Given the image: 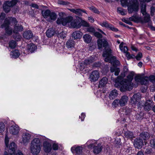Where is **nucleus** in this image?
Here are the masks:
<instances>
[{
    "label": "nucleus",
    "instance_id": "23",
    "mask_svg": "<svg viewBox=\"0 0 155 155\" xmlns=\"http://www.w3.org/2000/svg\"><path fill=\"white\" fill-rule=\"evenodd\" d=\"M140 136L141 139H143L144 140H147L149 139L150 134L148 132L145 131L142 132L140 134Z\"/></svg>",
    "mask_w": 155,
    "mask_h": 155
},
{
    "label": "nucleus",
    "instance_id": "54",
    "mask_svg": "<svg viewBox=\"0 0 155 155\" xmlns=\"http://www.w3.org/2000/svg\"><path fill=\"white\" fill-rule=\"evenodd\" d=\"M152 151L150 147H146L145 149V152L146 154H150Z\"/></svg>",
    "mask_w": 155,
    "mask_h": 155
},
{
    "label": "nucleus",
    "instance_id": "58",
    "mask_svg": "<svg viewBox=\"0 0 155 155\" xmlns=\"http://www.w3.org/2000/svg\"><path fill=\"white\" fill-rule=\"evenodd\" d=\"M155 12V8L153 6H152L150 8V14L153 16L154 15V13Z\"/></svg>",
    "mask_w": 155,
    "mask_h": 155
},
{
    "label": "nucleus",
    "instance_id": "6",
    "mask_svg": "<svg viewBox=\"0 0 155 155\" xmlns=\"http://www.w3.org/2000/svg\"><path fill=\"white\" fill-rule=\"evenodd\" d=\"M31 137V135L28 133L23 134L22 138L21 143L24 145H26L30 142Z\"/></svg>",
    "mask_w": 155,
    "mask_h": 155
},
{
    "label": "nucleus",
    "instance_id": "61",
    "mask_svg": "<svg viewBox=\"0 0 155 155\" xmlns=\"http://www.w3.org/2000/svg\"><path fill=\"white\" fill-rule=\"evenodd\" d=\"M87 31L90 32H94L95 31V29L93 27H89L87 28Z\"/></svg>",
    "mask_w": 155,
    "mask_h": 155
},
{
    "label": "nucleus",
    "instance_id": "42",
    "mask_svg": "<svg viewBox=\"0 0 155 155\" xmlns=\"http://www.w3.org/2000/svg\"><path fill=\"white\" fill-rule=\"evenodd\" d=\"M66 36V33L64 31H62L58 34V37L59 38L64 39Z\"/></svg>",
    "mask_w": 155,
    "mask_h": 155
},
{
    "label": "nucleus",
    "instance_id": "4",
    "mask_svg": "<svg viewBox=\"0 0 155 155\" xmlns=\"http://www.w3.org/2000/svg\"><path fill=\"white\" fill-rule=\"evenodd\" d=\"M134 74L133 72H131L127 76V79H125L121 82L123 85L120 88L121 91L123 92L126 91H130L132 89L133 85L132 84L131 81L133 80Z\"/></svg>",
    "mask_w": 155,
    "mask_h": 155
},
{
    "label": "nucleus",
    "instance_id": "17",
    "mask_svg": "<svg viewBox=\"0 0 155 155\" xmlns=\"http://www.w3.org/2000/svg\"><path fill=\"white\" fill-rule=\"evenodd\" d=\"M43 148L45 151L46 153H49L51 150V144L48 142L45 141L44 142Z\"/></svg>",
    "mask_w": 155,
    "mask_h": 155
},
{
    "label": "nucleus",
    "instance_id": "10",
    "mask_svg": "<svg viewBox=\"0 0 155 155\" xmlns=\"http://www.w3.org/2000/svg\"><path fill=\"white\" fill-rule=\"evenodd\" d=\"M100 25L102 27L109 28L110 29L114 31L117 32L118 30L117 28H115L111 24L108 23V22L106 21L101 23Z\"/></svg>",
    "mask_w": 155,
    "mask_h": 155
},
{
    "label": "nucleus",
    "instance_id": "39",
    "mask_svg": "<svg viewBox=\"0 0 155 155\" xmlns=\"http://www.w3.org/2000/svg\"><path fill=\"white\" fill-rule=\"evenodd\" d=\"M51 11L49 10H46L44 11H42V14L43 17L45 18H47L49 17Z\"/></svg>",
    "mask_w": 155,
    "mask_h": 155
},
{
    "label": "nucleus",
    "instance_id": "41",
    "mask_svg": "<svg viewBox=\"0 0 155 155\" xmlns=\"http://www.w3.org/2000/svg\"><path fill=\"white\" fill-rule=\"evenodd\" d=\"M143 18V21L145 23L149 22L150 21V17L149 15L146 13L145 14Z\"/></svg>",
    "mask_w": 155,
    "mask_h": 155
},
{
    "label": "nucleus",
    "instance_id": "56",
    "mask_svg": "<svg viewBox=\"0 0 155 155\" xmlns=\"http://www.w3.org/2000/svg\"><path fill=\"white\" fill-rule=\"evenodd\" d=\"M94 35L95 36L97 37L98 38H102V35L97 32H95L94 33Z\"/></svg>",
    "mask_w": 155,
    "mask_h": 155
},
{
    "label": "nucleus",
    "instance_id": "22",
    "mask_svg": "<svg viewBox=\"0 0 155 155\" xmlns=\"http://www.w3.org/2000/svg\"><path fill=\"white\" fill-rule=\"evenodd\" d=\"M55 33L54 29L53 28H48L46 31V34L48 38H51L52 37Z\"/></svg>",
    "mask_w": 155,
    "mask_h": 155
},
{
    "label": "nucleus",
    "instance_id": "19",
    "mask_svg": "<svg viewBox=\"0 0 155 155\" xmlns=\"http://www.w3.org/2000/svg\"><path fill=\"white\" fill-rule=\"evenodd\" d=\"M70 22L71 27L73 28H78L81 26V22L76 19H73L72 21Z\"/></svg>",
    "mask_w": 155,
    "mask_h": 155
},
{
    "label": "nucleus",
    "instance_id": "50",
    "mask_svg": "<svg viewBox=\"0 0 155 155\" xmlns=\"http://www.w3.org/2000/svg\"><path fill=\"white\" fill-rule=\"evenodd\" d=\"M124 10L123 9L121 8H117V12L122 15H124L126 14L125 12L124 11Z\"/></svg>",
    "mask_w": 155,
    "mask_h": 155
},
{
    "label": "nucleus",
    "instance_id": "57",
    "mask_svg": "<svg viewBox=\"0 0 155 155\" xmlns=\"http://www.w3.org/2000/svg\"><path fill=\"white\" fill-rule=\"evenodd\" d=\"M142 53H139L136 56V58L137 60L139 61L142 57Z\"/></svg>",
    "mask_w": 155,
    "mask_h": 155
},
{
    "label": "nucleus",
    "instance_id": "14",
    "mask_svg": "<svg viewBox=\"0 0 155 155\" xmlns=\"http://www.w3.org/2000/svg\"><path fill=\"white\" fill-rule=\"evenodd\" d=\"M8 152L10 155H16L15 151L16 148V146L14 142L10 144L9 147Z\"/></svg>",
    "mask_w": 155,
    "mask_h": 155
},
{
    "label": "nucleus",
    "instance_id": "8",
    "mask_svg": "<svg viewBox=\"0 0 155 155\" xmlns=\"http://www.w3.org/2000/svg\"><path fill=\"white\" fill-rule=\"evenodd\" d=\"M100 77L99 72L97 71H93L90 75V78L91 82H94L98 80Z\"/></svg>",
    "mask_w": 155,
    "mask_h": 155
},
{
    "label": "nucleus",
    "instance_id": "34",
    "mask_svg": "<svg viewBox=\"0 0 155 155\" xmlns=\"http://www.w3.org/2000/svg\"><path fill=\"white\" fill-rule=\"evenodd\" d=\"M124 134L125 137L127 138L131 139L135 137L134 136L133 133L129 131H127L125 132Z\"/></svg>",
    "mask_w": 155,
    "mask_h": 155
},
{
    "label": "nucleus",
    "instance_id": "15",
    "mask_svg": "<svg viewBox=\"0 0 155 155\" xmlns=\"http://www.w3.org/2000/svg\"><path fill=\"white\" fill-rule=\"evenodd\" d=\"M27 51L28 54L34 52L37 49V47L33 44L30 43L27 45Z\"/></svg>",
    "mask_w": 155,
    "mask_h": 155
},
{
    "label": "nucleus",
    "instance_id": "25",
    "mask_svg": "<svg viewBox=\"0 0 155 155\" xmlns=\"http://www.w3.org/2000/svg\"><path fill=\"white\" fill-rule=\"evenodd\" d=\"M69 10L71 12L79 16L82 15V12L87 14L85 11L83 10L80 9H69Z\"/></svg>",
    "mask_w": 155,
    "mask_h": 155
},
{
    "label": "nucleus",
    "instance_id": "21",
    "mask_svg": "<svg viewBox=\"0 0 155 155\" xmlns=\"http://www.w3.org/2000/svg\"><path fill=\"white\" fill-rule=\"evenodd\" d=\"M23 35L24 38L29 39L33 37V34L30 30L26 31L24 32Z\"/></svg>",
    "mask_w": 155,
    "mask_h": 155
},
{
    "label": "nucleus",
    "instance_id": "2",
    "mask_svg": "<svg viewBox=\"0 0 155 155\" xmlns=\"http://www.w3.org/2000/svg\"><path fill=\"white\" fill-rule=\"evenodd\" d=\"M11 22L15 24L18 23V21L15 18L8 17L5 19L4 23L1 25V27L2 28H5L6 32V34H4L2 36L0 37V40L1 41H2L3 40L5 42L7 41L8 39V36L12 34V28L9 27Z\"/></svg>",
    "mask_w": 155,
    "mask_h": 155
},
{
    "label": "nucleus",
    "instance_id": "55",
    "mask_svg": "<svg viewBox=\"0 0 155 155\" xmlns=\"http://www.w3.org/2000/svg\"><path fill=\"white\" fill-rule=\"evenodd\" d=\"M150 144L151 147H155V139L151 140H150Z\"/></svg>",
    "mask_w": 155,
    "mask_h": 155
},
{
    "label": "nucleus",
    "instance_id": "46",
    "mask_svg": "<svg viewBox=\"0 0 155 155\" xmlns=\"http://www.w3.org/2000/svg\"><path fill=\"white\" fill-rule=\"evenodd\" d=\"M89 9L95 13L99 14L100 12L95 7L92 6L89 7Z\"/></svg>",
    "mask_w": 155,
    "mask_h": 155
},
{
    "label": "nucleus",
    "instance_id": "52",
    "mask_svg": "<svg viewBox=\"0 0 155 155\" xmlns=\"http://www.w3.org/2000/svg\"><path fill=\"white\" fill-rule=\"evenodd\" d=\"M112 105L113 106H114L115 107L118 106L119 105V100L118 99H116L114 100L112 103Z\"/></svg>",
    "mask_w": 155,
    "mask_h": 155
},
{
    "label": "nucleus",
    "instance_id": "29",
    "mask_svg": "<svg viewBox=\"0 0 155 155\" xmlns=\"http://www.w3.org/2000/svg\"><path fill=\"white\" fill-rule=\"evenodd\" d=\"M118 94L117 90L114 89L110 93L109 95V97L111 100H113L115 98L117 97Z\"/></svg>",
    "mask_w": 155,
    "mask_h": 155
},
{
    "label": "nucleus",
    "instance_id": "36",
    "mask_svg": "<svg viewBox=\"0 0 155 155\" xmlns=\"http://www.w3.org/2000/svg\"><path fill=\"white\" fill-rule=\"evenodd\" d=\"M57 14L54 12H51L49 16V18L48 21H50L51 20L54 21L57 18Z\"/></svg>",
    "mask_w": 155,
    "mask_h": 155
},
{
    "label": "nucleus",
    "instance_id": "30",
    "mask_svg": "<svg viewBox=\"0 0 155 155\" xmlns=\"http://www.w3.org/2000/svg\"><path fill=\"white\" fill-rule=\"evenodd\" d=\"M107 79L105 77L102 78L100 81L99 87H104L107 83Z\"/></svg>",
    "mask_w": 155,
    "mask_h": 155
},
{
    "label": "nucleus",
    "instance_id": "64",
    "mask_svg": "<svg viewBox=\"0 0 155 155\" xmlns=\"http://www.w3.org/2000/svg\"><path fill=\"white\" fill-rule=\"evenodd\" d=\"M62 18H58L56 21V22L58 24H62Z\"/></svg>",
    "mask_w": 155,
    "mask_h": 155
},
{
    "label": "nucleus",
    "instance_id": "5",
    "mask_svg": "<svg viewBox=\"0 0 155 155\" xmlns=\"http://www.w3.org/2000/svg\"><path fill=\"white\" fill-rule=\"evenodd\" d=\"M41 144L38 138H34L31 143L30 150L31 153L34 155L38 154L41 150Z\"/></svg>",
    "mask_w": 155,
    "mask_h": 155
},
{
    "label": "nucleus",
    "instance_id": "20",
    "mask_svg": "<svg viewBox=\"0 0 155 155\" xmlns=\"http://www.w3.org/2000/svg\"><path fill=\"white\" fill-rule=\"evenodd\" d=\"M17 23L14 24V29L13 32L14 33H17L19 32L22 31L23 30V27L21 25L17 24Z\"/></svg>",
    "mask_w": 155,
    "mask_h": 155
},
{
    "label": "nucleus",
    "instance_id": "59",
    "mask_svg": "<svg viewBox=\"0 0 155 155\" xmlns=\"http://www.w3.org/2000/svg\"><path fill=\"white\" fill-rule=\"evenodd\" d=\"M101 63L99 62H97L94 63L93 64V67L97 68V67H100L101 66Z\"/></svg>",
    "mask_w": 155,
    "mask_h": 155
},
{
    "label": "nucleus",
    "instance_id": "48",
    "mask_svg": "<svg viewBox=\"0 0 155 155\" xmlns=\"http://www.w3.org/2000/svg\"><path fill=\"white\" fill-rule=\"evenodd\" d=\"M15 34V35H14V38L15 39V40L17 41L20 40L21 37L20 35L18 33Z\"/></svg>",
    "mask_w": 155,
    "mask_h": 155
},
{
    "label": "nucleus",
    "instance_id": "13",
    "mask_svg": "<svg viewBox=\"0 0 155 155\" xmlns=\"http://www.w3.org/2000/svg\"><path fill=\"white\" fill-rule=\"evenodd\" d=\"M134 145L135 148L140 149L143 145V142L141 138H136L134 142Z\"/></svg>",
    "mask_w": 155,
    "mask_h": 155
},
{
    "label": "nucleus",
    "instance_id": "32",
    "mask_svg": "<svg viewBox=\"0 0 155 155\" xmlns=\"http://www.w3.org/2000/svg\"><path fill=\"white\" fill-rule=\"evenodd\" d=\"M83 38L84 41L88 44L91 42L92 39L91 37L88 34H86L84 35Z\"/></svg>",
    "mask_w": 155,
    "mask_h": 155
},
{
    "label": "nucleus",
    "instance_id": "7",
    "mask_svg": "<svg viewBox=\"0 0 155 155\" xmlns=\"http://www.w3.org/2000/svg\"><path fill=\"white\" fill-rule=\"evenodd\" d=\"M82 147L80 146L77 147L74 146L71 148L72 152L74 153H75L76 155H84L82 152Z\"/></svg>",
    "mask_w": 155,
    "mask_h": 155
},
{
    "label": "nucleus",
    "instance_id": "31",
    "mask_svg": "<svg viewBox=\"0 0 155 155\" xmlns=\"http://www.w3.org/2000/svg\"><path fill=\"white\" fill-rule=\"evenodd\" d=\"M75 42L72 39H70L66 43V47L68 48H72L74 47Z\"/></svg>",
    "mask_w": 155,
    "mask_h": 155
},
{
    "label": "nucleus",
    "instance_id": "53",
    "mask_svg": "<svg viewBox=\"0 0 155 155\" xmlns=\"http://www.w3.org/2000/svg\"><path fill=\"white\" fill-rule=\"evenodd\" d=\"M81 23V26L82 25L83 26L86 27H88L89 26V24L87 22L84 20L82 21Z\"/></svg>",
    "mask_w": 155,
    "mask_h": 155
},
{
    "label": "nucleus",
    "instance_id": "24",
    "mask_svg": "<svg viewBox=\"0 0 155 155\" xmlns=\"http://www.w3.org/2000/svg\"><path fill=\"white\" fill-rule=\"evenodd\" d=\"M82 35V33L80 31H76L72 34V37L75 39L81 38Z\"/></svg>",
    "mask_w": 155,
    "mask_h": 155
},
{
    "label": "nucleus",
    "instance_id": "9",
    "mask_svg": "<svg viewBox=\"0 0 155 155\" xmlns=\"http://www.w3.org/2000/svg\"><path fill=\"white\" fill-rule=\"evenodd\" d=\"M141 99L140 95L138 93L134 95L131 99V103L132 104L135 105L137 103H139Z\"/></svg>",
    "mask_w": 155,
    "mask_h": 155
},
{
    "label": "nucleus",
    "instance_id": "26",
    "mask_svg": "<svg viewBox=\"0 0 155 155\" xmlns=\"http://www.w3.org/2000/svg\"><path fill=\"white\" fill-rule=\"evenodd\" d=\"M93 149L94 153L96 154H97L101 151L102 147L101 144H99L97 146H94Z\"/></svg>",
    "mask_w": 155,
    "mask_h": 155
},
{
    "label": "nucleus",
    "instance_id": "33",
    "mask_svg": "<svg viewBox=\"0 0 155 155\" xmlns=\"http://www.w3.org/2000/svg\"><path fill=\"white\" fill-rule=\"evenodd\" d=\"M110 71L111 72H114V75L116 76L118 75L120 71L119 68H117V67L114 66H113L110 68Z\"/></svg>",
    "mask_w": 155,
    "mask_h": 155
},
{
    "label": "nucleus",
    "instance_id": "18",
    "mask_svg": "<svg viewBox=\"0 0 155 155\" xmlns=\"http://www.w3.org/2000/svg\"><path fill=\"white\" fill-rule=\"evenodd\" d=\"M153 105V104L152 99H150L147 100L145 104L144 107L145 110H150Z\"/></svg>",
    "mask_w": 155,
    "mask_h": 155
},
{
    "label": "nucleus",
    "instance_id": "38",
    "mask_svg": "<svg viewBox=\"0 0 155 155\" xmlns=\"http://www.w3.org/2000/svg\"><path fill=\"white\" fill-rule=\"evenodd\" d=\"M94 61V60L93 58H89L88 59L85 60L84 64H82V65L81 64V66L83 65V64L86 65H89L93 62Z\"/></svg>",
    "mask_w": 155,
    "mask_h": 155
},
{
    "label": "nucleus",
    "instance_id": "51",
    "mask_svg": "<svg viewBox=\"0 0 155 155\" xmlns=\"http://www.w3.org/2000/svg\"><path fill=\"white\" fill-rule=\"evenodd\" d=\"M149 81H150L153 83L155 82V77L154 75H151L148 77Z\"/></svg>",
    "mask_w": 155,
    "mask_h": 155
},
{
    "label": "nucleus",
    "instance_id": "40",
    "mask_svg": "<svg viewBox=\"0 0 155 155\" xmlns=\"http://www.w3.org/2000/svg\"><path fill=\"white\" fill-rule=\"evenodd\" d=\"M149 83V81L148 77H143L140 83V84L142 85L143 84L146 85Z\"/></svg>",
    "mask_w": 155,
    "mask_h": 155
},
{
    "label": "nucleus",
    "instance_id": "49",
    "mask_svg": "<svg viewBox=\"0 0 155 155\" xmlns=\"http://www.w3.org/2000/svg\"><path fill=\"white\" fill-rule=\"evenodd\" d=\"M64 46L62 45L61 43H58L57 44L56 46V49L57 51H59L62 50L64 48Z\"/></svg>",
    "mask_w": 155,
    "mask_h": 155
},
{
    "label": "nucleus",
    "instance_id": "37",
    "mask_svg": "<svg viewBox=\"0 0 155 155\" xmlns=\"http://www.w3.org/2000/svg\"><path fill=\"white\" fill-rule=\"evenodd\" d=\"M141 12L143 15L146 14V4L145 3H141Z\"/></svg>",
    "mask_w": 155,
    "mask_h": 155
},
{
    "label": "nucleus",
    "instance_id": "28",
    "mask_svg": "<svg viewBox=\"0 0 155 155\" xmlns=\"http://www.w3.org/2000/svg\"><path fill=\"white\" fill-rule=\"evenodd\" d=\"M17 0H12L11 1H5L4 3L8 6L10 8L15 5L18 2Z\"/></svg>",
    "mask_w": 155,
    "mask_h": 155
},
{
    "label": "nucleus",
    "instance_id": "62",
    "mask_svg": "<svg viewBox=\"0 0 155 155\" xmlns=\"http://www.w3.org/2000/svg\"><path fill=\"white\" fill-rule=\"evenodd\" d=\"M8 143H9L8 138V137H5V146L7 147H8Z\"/></svg>",
    "mask_w": 155,
    "mask_h": 155
},
{
    "label": "nucleus",
    "instance_id": "45",
    "mask_svg": "<svg viewBox=\"0 0 155 155\" xmlns=\"http://www.w3.org/2000/svg\"><path fill=\"white\" fill-rule=\"evenodd\" d=\"M9 45L12 48H14L16 46V42L13 40L9 42Z\"/></svg>",
    "mask_w": 155,
    "mask_h": 155
},
{
    "label": "nucleus",
    "instance_id": "12",
    "mask_svg": "<svg viewBox=\"0 0 155 155\" xmlns=\"http://www.w3.org/2000/svg\"><path fill=\"white\" fill-rule=\"evenodd\" d=\"M20 130L19 127L17 125H12L10 128V133L11 134L16 135L18 134Z\"/></svg>",
    "mask_w": 155,
    "mask_h": 155
},
{
    "label": "nucleus",
    "instance_id": "16",
    "mask_svg": "<svg viewBox=\"0 0 155 155\" xmlns=\"http://www.w3.org/2000/svg\"><path fill=\"white\" fill-rule=\"evenodd\" d=\"M128 100V97L127 96L125 95L122 96L119 100V105L121 107L124 106L127 104Z\"/></svg>",
    "mask_w": 155,
    "mask_h": 155
},
{
    "label": "nucleus",
    "instance_id": "27",
    "mask_svg": "<svg viewBox=\"0 0 155 155\" xmlns=\"http://www.w3.org/2000/svg\"><path fill=\"white\" fill-rule=\"evenodd\" d=\"M62 18V25H65L67 23H70L73 19V17L71 16H69L65 18Z\"/></svg>",
    "mask_w": 155,
    "mask_h": 155
},
{
    "label": "nucleus",
    "instance_id": "43",
    "mask_svg": "<svg viewBox=\"0 0 155 155\" xmlns=\"http://www.w3.org/2000/svg\"><path fill=\"white\" fill-rule=\"evenodd\" d=\"M3 9L6 13H8L11 10V8L8 6L4 3L3 6Z\"/></svg>",
    "mask_w": 155,
    "mask_h": 155
},
{
    "label": "nucleus",
    "instance_id": "47",
    "mask_svg": "<svg viewBox=\"0 0 155 155\" xmlns=\"http://www.w3.org/2000/svg\"><path fill=\"white\" fill-rule=\"evenodd\" d=\"M5 125L2 122H0V133L3 132L5 130Z\"/></svg>",
    "mask_w": 155,
    "mask_h": 155
},
{
    "label": "nucleus",
    "instance_id": "1",
    "mask_svg": "<svg viewBox=\"0 0 155 155\" xmlns=\"http://www.w3.org/2000/svg\"><path fill=\"white\" fill-rule=\"evenodd\" d=\"M97 44L98 48L100 49L102 47L105 48V50L104 51L102 55L105 58V61L106 62H109L113 64V66L116 67L120 64V62L116 59L115 56H111V50L110 48L106 49L108 46V42L105 40L103 41L101 39H98L97 41Z\"/></svg>",
    "mask_w": 155,
    "mask_h": 155
},
{
    "label": "nucleus",
    "instance_id": "63",
    "mask_svg": "<svg viewBox=\"0 0 155 155\" xmlns=\"http://www.w3.org/2000/svg\"><path fill=\"white\" fill-rule=\"evenodd\" d=\"M5 16V14L4 13H2L0 14V20H3Z\"/></svg>",
    "mask_w": 155,
    "mask_h": 155
},
{
    "label": "nucleus",
    "instance_id": "3",
    "mask_svg": "<svg viewBox=\"0 0 155 155\" xmlns=\"http://www.w3.org/2000/svg\"><path fill=\"white\" fill-rule=\"evenodd\" d=\"M121 3L123 7L127 6L129 13L137 12L139 10L138 0H121Z\"/></svg>",
    "mask_w": 155,
    "mask_h": 155
},
{
    "label": "nucleus",
    "instance_id": "11",
    "mask_svg": "<svg viewBox=\"0 0 155 155\" xmlns=\"http://www.w3.org/2000/svg\"><path fill=\"white\" fill-rule=\"evenodd\" d=\"M124 44L123 42H121L119 45L120 49L121 51L126 54V56L127 57L129 58H132L131 56L130 53L127 52L128 50L127 47L126 46H123Z\"/></svg>",
    "mask_w": 155,
    "mask_h": 155
},
{
    "label": "nucleus",
    "instance_id": "44",
    "mask_svg": "<svg viewBox=\"0 0 155 155\" xmlns=\"http://www.w3.org/2000/svg\"><path fill=\"white\" fill-rule=\"evenodd\" d=\"M143 78L140 75H138L135 77V80L136 82L140 83Z\"/></svg>",
    "mask_w": 155,
    "mask_h": 155
},
{
    "label": "nucleus",
    "instance_id": "60",
    "mask_svg": "<svg viewBox=\"0 0 155 155\" xmlns=\"http://www.w3.org/2000/svg\"><path fill=\"white\" fill-rule=\"evenodd\" d=\"M52 148L54 150H58V144L55 143H54L52 146Z\"/></svg>",
    "mask_w": 155,
    "mask_h": 155
},
{
    "label": "nucleus",
    "instance_id": "35",
    "mask_svg": "<svg viewBox=\"0 0 155 155\" xmlns=\"http://www.w3.org/2000/svg\"><path fill=\"white\" fill-rule=\"evenodd\" d=\"M20 55V53L19 51L17 50H15L11 52V55L13 58H18Z\"/></svg>",
    "mask_w": 155,
    "mask_h": 155
}]
</instances>
